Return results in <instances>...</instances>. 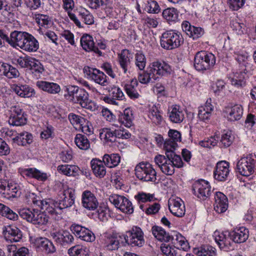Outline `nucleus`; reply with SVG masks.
<instances>
[{
    "label": "nucleus",
    "instance_id": "nucleus-63",
    "mask_svg": "<svg viewBox=\"0 0 256 256\" xmlns=\"http://www.w3.org/2000/svg\"><path fill=\"white\" fill-rule=\"evenodd\" d=\"M178 144L176 142L167 139L164 144V148L166 150V154L167 156L168 154L174 152Z\"/></svg>",
    "mask_w": 256,
    "mask_h": 256
},
{
    "label": "nucleus",
    "instance_id": "nucleus-3",
    "mask_svg": "<svg viewBox=\"0 0 256 256\" xmlns=\"http://www.w3.org/2000/svg\"><path fill=\"white\" fill-rule=\"evenodd\" d=\"M216 64V57L212 53L206 51L198 52L194 56V66L198 71L210 69Z\"/></svg>",
    "mask_w": 256,
    "mask_h": 256
},
{
    "label": "nucleus",
    "instance_id": "nucleus-4",
    "mask_svg": "<svg viewBox=\"0 0 256 256\" xmlns=\"http://www.w3.org/2000/svg\"><path fill=\"white\" fill-rule=\"evenodd\" d=\"M184 42L182 36L173 30L164 32L160 37L161 46L168 50H171L179 47Z\"/></svg>",
    "mask_w": 256,
    "mask_h": 256
},
{
    "label": "nucleus",
    "instance_id": "nucleus-50",
    "mask_svg": "<svg viewBox=\"0 0 256 256\" xmlns=\"http://www.w3.org/2000/svg\"><path fill=\"white\" fill-rule=\"evenodd\" d=\"M148 116L152 122L156 124H160L162 119L160 112L156 106H152L150 109Z\"/></svg>",
    "mask_w": 256,
    "mask_h": 256
},
{
    "label": "nucleus",
    "instance_id": "nucleus-34",
    "mask_svg": "<svg viewBox=\"0 0 256 256\" xmlns=\"http://www.w3.org/2000/svg\"><path fill=\"white\" fill-rule=\"evenodd\" d=\"M0 73L8 78H16L20 76V72L16 68L4 62H0Z\"/></svg>",
    "mask_w": 256,
    "mask_h": 256
},
{
    "label": "nucleus",
    "instance_id": "nucleus-15",
    "mask_svg": "<svg viewBox=\"0 0 256 256\" xmlns=\"http://www.w3.org/2000/svg\"><path fill=\"white\" fill-rule=\"evenodd\" d=\"M84 72L96 83L102 86H107L108 84L106 76L100 70L87 66L84 68Z\"/></svg>",
    "mask_w": 256,
    "mask_h": 256
},
{
    "label": "nucleus",
    "instance_id": "nucleus-22",
    "mask_svg": "<svg viewBox=\"0 0 256 256\" xmlns=\"http://www.w3.org/2000/svg\"><path fill=\"white\" fill-rule=\"evenodd\" d=\"M224 112L228 120L235 121L240 120L243 114V108L240 104L228 106L225 107Z\"/></svg>",
    "mask_w": 256,
    "mask_h": 256
},
{
    "label": "nucleus",
    "instance_id": "nucleus-43",
    "mask_svg": "<svg viewBox=\"0 0 256 256\" xmlns=\"http://www.w3.org/2000/svg\"><path fill=\"white\" fill-rule=\"evenodd\" d=\"M32 134L28 132H23L18 134L13 140L16 141L18 145L25 146L32 142Z\"/></svg>",
    "mask_w": 256,
    "mask_h": 256
},
{
    "label": "nucleus",
    "instance_id": "nucleus-7",
    "mask_svg": "<svg viewBox=\"0 0 256 256\" xmlns=\"http://www.w3.org/2000/svg\"><path fill=\"white\" fill-rule=\"evenodd\" d=\"M102 139H104L106 142H114L117 138H128L130 134L124 129H116L113 127L104 128L100 130V134Z\"/></svg>",
    "mask_w": 256,
    "mask_h": 256
},
{
    "label": "nucleus",
    "instance_id": "nucleus-38",
    "mask_svg": "<svg viewBox=\"0 0 256 256\" xmlns=\"http://www.w3.org/2000/svg\"><path fill=\"white\" fill-rule=\"evenodd\" d=\"M58 171L68 176H76L78 174L80 168L74 165L62 164L57 168Z\"/></svg>",
    "mask_w": 256,
    "mask_h": 256
},
{
    "label": "nucleus",
    "instance_id": "nucleus-56",
    "mask_svg": "<svg viewBox=\"0 0 256 256\" xmlns=\"http://www.w3.org/2000/svg\"><path fill=\"white\" fill-rule=\"evenodd\" d=\"M134 198L138 203L151 202L154 199V194L144 192H138L134 196Z\"/></svg>",
    "mask_w": 256,
    "mask_h": 256
},
{
    "label": "nucleus",
    "instance_id": "nucleus-10",
    "mask_svg": "<svg viewBox=\"0 0 256 256\" xmlns=\"http://www.w3.org/2000/svg\"><path fill=\"white\" fill-rule=\"evenodd\" d=\"M126 242L132 246H142L144 243V233L138 227L136 226L126 232V236H124Z\"/></svg>",
    "mask_w": 256,
    "mask_h": 256
},
{
    "label": "nucleus",
    "instance_id": "nucleus-13",
    "mask_svg": "<svg viewBox=\"0 0 256 256\" xmlns=\"http://www.w3.org/2000/svg\"><path fill=\"white\" fill-rule=\"evenodd\" d=\"M211 188L208 182L204 180H198L192 185L194 194L201 200H206L211 194Z\"/></svg>",
    "mask_w": 256,
    "mask_h": 256
},
{
    "label": "nucleus",
    "instance_id": "nucleus-28",
    "mask_svg": "<svg viewBox=\"0 0 256 256\" xmlns=\"http://www.w3.org/2000/svg\"><path fill=\"white\" fill-rule=\"evenodd\" d=\"M230 236L236 243H242L246 240L249 236L248 229L240 227L229 233Z\"/></svg>",
    "mask_w": 256,
    "mask_h": 256
},
{
    "label": "nucleus",
    "instance_id": "nucleus-8",
    "mask_svg": "<svg viewBox=\"0 0 256 256\" xmlns=\"http://www.w3.org/2000/svg\"><path fill=\"white\" fill-rule=\"evenodd\" d=\"M110 202L123 212L131 214L134 212L132 202L124 196L114 194L110 196Z\"/></svg>",
    "mask_w": 256,
    "mask_h": 256
},
{
    "label": "nucleus",
    "instance_id": "nucleus-6",
    "mask_svg": "<svg viewBox=\"0 0 256 256\" xmlns=\"http://www.w3.org/2000/svg\"><path fill=\"white\" fill-rule=\"evenodd\" d=\"M135 171L136 176L141 180L155 182L156 180V172L148 162L140 163L136 166Z\"/></svg>",
    "mask_w": 256,
    "mask_h": 256
},
{
    "label": "nucleus",
    "instance_id": "nucleus-1",
    "mask_svg": "<svg viewBox=\"0 0 256 256\" xmlns=\"http://www.w3.org/2000/svg\"><path fill=\"white\" fill-rule=\"evenodd\" d=\"M64 96L66 100L88 110L92 111L96 108V104L89 99L88 94L84 88L77 86L69 85L66 86Z\"/></svg>",
    "mask_w": 256,
    "mask_h": 256
},
{
    "label": "nucleus",
    "instance_id": "nucleus-25",
    "mask_svg": "<svg viewBox=\"0 0 256 256\" xmlns=\"http://www.w3.org/2000/svg\"><path fill=\"white\" fill-rule=\"evenodd\" d=\"M80 45L86 52H94L101 56L102 52L98 50L94 43L93 38L89 34L83 35L80 38Z\"/></svg>",
    "mask_w": 256,
    "mask_h": 256
},
{
    "label": "nucleus",
    "instance_id": "nucleus-45",
    "mask_svg": "<svg viewBox=\"0 0 256 256\" xmlns=\"http://www.w3.org/2000/svg\"><path fill=\"white\" fill-rule=\"evenodd\" d=\"M21 192L16 184H8L4 197L7 198H17L20 196Z\"/></svg>",
    "mask_w": 256,
    "mask_h": 256
},
{
    "label": "nucleus",
    "instance_id": "nucleus-32",
    "mask_svg": "<svg viewBox=\"0 0 256 256\" xmlns=\"http://www.w3.org/2000/svg\"><path fill=\"white\" fill-rule=\"evenodd\" d=\"M120 239V236L106 234L102 238V242L108 250H113L118 248Z\"/></svg>",
    "mask_w": 256,
    "mask_h": 256
},
{
    "label": "nucleus",
    "instance_id": "nucleus-27",
    "mask_svg": "<svg viewBox=\"0 0 256 256\" xmlns=\"http://www.w3.org/2000/svg\"><path fill=\"white\" fill-rule=\"evenodd\" d=\"M168 116L170 120L176 124L181 123L184 119L183 110L178 105H174L168 109Z\"/></svg>",
    "mask_w": 256,
    "mask_h": 256
},
{
    "label": "nucleus",
    "instance_id": "nucleus-5",
    "mask_svg": "<svg viewBox=\"0 0 256 256\" xmlns=\"http://www.w3.org/2000/svg\"><path fill=\"white\" fill-rule=\"evenodd\" d=\"M19 214L22 218L34 224H46L48 220V217L44 212L36 209L23 208Z\"/></svg>",
    "mask_w": 256,
    "mask_h": 256
},
{
    "label": "nucleus",
    "instance_id": "nucleus-44",
    "mask_svg": "<svg viewBox=\"0 0 256 256\" xmlns=\"http://www.w3.org/2000/svg\"><path fill=\"white\" fill-rule=\"evenodd\" d=\"M138 81L143 84L153 83L158 80V77L154 76L150 70L149 71H144L140 72L138 75Z\"/></svg>",
    "mask_w": 256,
    "mask_h": 256
},
{
    "label": "nucleus",
    "instance_id": "nucleus-58",
    "mask_svg": "<svg viewBox=\"0 0 256 256\" xmlns=\"http://www.w3.org/2000/svg\"><path fill=\"white\" fill-rule=\"evenodd\" d=\"M234 137L232 132L227 131L222 135L220 143L224 147H228L232 144Z\"/></svg>",
    "mask_w": 256,
    "mask_h": 256
},
{
    "label": "nucleus",
    "instance_id": "nucleus-57",
    "mask_svg": "<svg viewBox=\"0 0 256 256\" xmlns=\"http://www.w3.org/2000/svg\"><path fill=\"white\" fill-rule=\"evenodd\" d=\"M245 74L240 72L236 73L231 80L232 84L237 86H242L245 84Z\"/></svg>",
    "mask_w": 256,
    "mask_h": 256
},
{
    "label": "nucleus",
    "instance_id": "nucleus-49",
    "mask_svg": "<svg viewBox=\"0 0 256 256\" xmlns=\"http://www.w3.org/2000/svg\"><path fill=\"white\" fill-rule=\"evenodd\" d=\"M30 70L36 76H40L44 71V68L40 61L32 58L30 63Z\"/></svg>",
    "mask_w": 256,
    "mask_h": 256
},
{
    "label": "nucleus",
    "instance_id": "nucleus-26",
    "mask_svg": "<svg viewBox=\"0 0 256 256\" xmlns=\"http://www.w3.org/2000/svg\"><path fill=\"white\" fill-rule=\"evenodd\" d=\"M214 210L219 214L224 212L228 207V200L226 196L221 192H216L214 196Z\"/></svg>",
    "mask_w": 256,
    "mask_h": 256
},
{
    "label": "nucleus",
    "instance_id": "nucleus-30",
    "mask_svg": "<svg viewBox=\"0 0 256 256\" xmlns=\"http://www.w3.org/2000/svg\"><path fill=\"white\" fill-rule=\"evenodd\" d=\"M4 232L6 240L10 242H19L22 238L21 232L16 226H8Z\"/></svg>",
    "mask_w": 256,
    "mask_h": 256
},
{
    "label": "nucleus",
    "instance_id": "nucleus-64",
    "mask_svg": "<svg viewBox=\"0 0 256 256\" xmlns=\"http://www.w3.org/2000/svg\"><path fill=\"white\" fill-rule=\"evenodd\" d=\"M160 249L163 254L166 256H177L176 250L168 244H162Z\"/></svg>",
    "mask_w": 256,
    "mask_h": 256
},
{
    "label": "nucleus",
    "instance_id": "nucleus-18",
    "mask_svg": "<svg viewBox=\"0 0 256 256\" xmlns=\"http://www.w3.org/2000/svg\"><path fill=\"white\" fill-rule=\"evenodd\" d=\"M71 230L76 236L84 241L92 242L95 240L96 237L94 233L85 227L78 224H73L71 226Z\"/></svg>",
    "mask_w": 256,
    "mask_h": 256
},
{
    "label": "nucleus",
    "instance_id": "nucleus-17",
    "mask_svg": "<svg viewBox=\"0 0 256 256\" xmlns=\"http://www.w3.org/2000/svg\"><path fill=\"white\" fill-rule=\"evenodd\" d=\"M149 68L154 76L158 77L166 76L170 74L172 69L170 66L164 62L154 61L149 66Z\"/></svg>",
    "mask_w": 256,
    "mask_h": 256
},
{
    "label": "nucleus",
    "instance_id": "nucleus-20",
    "mask_svg": "<svg viewBox=\"0 0 256 256\" xmlns=\"http://www.w3.org/2000/svg\"><path fill=\"white\" fill-rule=\"evenodd\" d=\"M168 208L172 214L176 216L182 217L185 214L184 204L182 199L179 198H170Z\"/></svg>",
    "mask_w": 256,
    "mask_h": 256
},
{
    "label": "nucleus",
    "instance_id": "nucleus-55",
    "mask_svg": "<svg viewBox=\"0 0 256 256\" xmlns=\"http://www.w3.org/2000/svg\"><path fill=\"white\" fill-rule=\"evenodd\" d=\"M108 0H88V4L92 9H97L100 8L101 9L107 8V1Z\"/></svg>",
    "mask_w": 256,
    "mask_h": 256
},
{
    "label": "nucleus",
    "instance_id": "nucleus-36",
    "mask_svg": "<svg viewBox=\"0 0 256 256\" xmlns=\"http://www.w3.org/2000/svg\"><path fill=\"white\" fill-rule=\"evenodd\" d=\"M36 246L46 253H54L56 249L53 244L46 238H38L36 240Z\"/></svg>",
    "mask_w": 256,
    "mask_h": 256
},
{
    "label": "nucleus",
    "instance_id": "nucleus-41",
    "mask_svg": "<svg viewBox=\"0 0 256 256\" xmlns=\"http://www.w3.org/2000/svg\"><path fill=\"white\" fill-rule=\"evenodd\" d=\"M22 174L26 176L33 178L41 181H44L48 178L46 173L42 172L36 168L24 169L22 170Z\"/></svg>",
    "mask_w": 256,
    "mask_h": 256
},
{
    "label": "nucleus",
    "instance_id": "nucleus-62",
    "mask_svg": "<svg viewBox=\"0 0 256 256\" xmlns=\"http://www.w3.org/2000/svg\"><path fill=\"white\" fill-rule=\"evenodd\" d=\"M140 208L145 211L147 214H154L158 212L160 209V204L158 203H154L152 204L149 205V206L144 209V206L143 204H140Z\"/></svg>",
    "mask_w": 256,
    "mask_h": 256
},
{
    "label": "nucleus",
    "instance_id": "nucleus-39",
    "mask_svg": "<svg viewBox=\"0 0 256 256\" xmlns=\"http://www.w3.org/2000/svg\"><path fill=\"white\" fill-rule=\"evenodd\" d=\"M133 118L132 110L130 108H126L123 113L119 115L118 122L126 127L130 128L132 124Z\"/></svg>",
    "mask_w": 256,
    "mask_h": 256
},
{
    "label": "nucleus",
    "instance_id": "nucleus-37",
    "mask_svg": "<svg viewBox=\"0 0 256 256\" xmlns=\"http://www.w3.org/2000/svg\"><path fill=\"white\" fill-rule=\"evenodd\" d=\"M138 82L136 79L131 80L130 83L126 84L124 86V90L131 99L139 98L140 94L138 90Z\"/></svg>",
    "mask_w": 256,
    "mask_h": 256
},
{
    "label": "nucleus",
    "instance_id": "nucleus-11",
    "mask_svg": "<svg viewBox=\"0 0 256 256\" xmlns=\"http://www.w3.org/2000/svg\"><path fill=\"white\" fill-rule=\"evenodd\" d=\"M256 160L250 155L242 158L237 162L238 172L243 176H248L254 172Z\"/></svg>",
    "mask_w": 256,
    "mask_h": 256
},
{
    "label": "nucleus",
    "instance_id": "nucleus-35",
    "mask_svg": "<svg viewBox=\"0 0 256 256\" xmlns=\"http://www.w3.org/2000/svg\"><path fill=\"white\" fill-rule=\"evenodd\" d=\"M12 88L16 94L22 98H30L34 94V89L26 84H13Z\"/></svg>",
    "mask_w": 256,
    "mask_h": 256
},
{
    "label": "nucleus",
    "instance_id": "nucleus-31",
    "mask_svg": "<svg viewBox=\"0 0 256 256\" xmlns=\"http://www.w3.org/2000/svg\"><path fill=\"white\" fill-rule=\"evenodd\" d=\"M36 86L40 90L50 94H56L60 91V86L54 82L38 80L36 82Z\"/></svg>",
    "mask_w": 256,
    "mask_h": 256
},
{
    "label": "nucleus",
    "instance_id": "nucleus-12",
    "mask_svg": "<svg viewBox=\"0 0 256 256\" xmlns=\"http://www.w3.org/2000/svg\"><path fill=\"white\" fill-rule=\"evenodd\" d=\"M10 114L8 118V124L14 126H20L26 123V118L24 112L19 106L10 108Z\"/></svg>",
    "mask_w": 256,
    "mask_h": 256
},
{
    "label": "nucleus",
    "instance_id": "nucleus-51",
    "mask_svg": "<svg viewBox=\"0 0 256 256\" xmlns=\"http://www.w3.org/2000/svg\"><path fill=\"white\" fill-rule=\"evenodd\" d=\"M134 62L136 66L140 70H142L146 67V58L142 52H136L134 55Z\"/></svg>",
    "mask_w": 256,
    "mask_h": 256
},
{
    "label": "nucleus",
    "instance_id": "nucleus-2",
    "mask_svg": "<svg viewBox=\"0 0 256 256\" xmlns=\"http://www.w3.org/2000/svg\"><path fill=\"white\" fill-rule=\"evenodd\" d=\"M12 47H19L24 50L35 52L39 48V43L36 38L28 32L14 30L12 32Z\"/></svg>",
    "mask_w": 256,
    "mask_h": 256
},
{
    "label": "nucleus",
    "instance_id": "nucleus-52",
    "mask_svg": "<svg viewBox=\"0 0 256 256\" xmlns=\"http://www.w3.org/2000/svg\"><path fill=\"white\" fill-rule=\"evenodd\" d=\"M178 16L177 10L173 8L165 9L162 12L164 18L170 22L176 21L178 18Z\"/></svg>",
    "mask_w": 256,
    "mask_h": 256
},
{
    "label": "nucleus",
    "instance_id": "nucleus-60",
    "mask_svg": "<svg viewBox=\"0 0 256 256\" xmlns=\"http://www.w3.org/2000/svg\"><path fill=\"white\" fill-rule=\"evenodd\" d=\"M68 119L73 126L76 127L78 126V128H80L81 126L83 124V121L84 120L83 118L73 113L69 114Z\"/></svg>",
    "mask_w": 256,
    "mask_h": 256
},
{
    "label": "nucleus",
    "instance_id": "nucleus-48",
    "mask_svg": "<svg viewBox=\"0 0 256 256\" xmlns=\"http://www.w3.org/2000/svg\"><path fill=\"white\" fill-rule=\"evenodd\" d=\"M0 214L11 220H16L18 214L6 206L0 203Z\"/></svg>",
    "mask_w": 256,
    "mask_h": 256
},
{
    "label": "nucleus",
    "instance_id": "nucleus-46",
    "mask_svg": "<svg viewBox=\"0 0 256 256\" xmlns=\"http://www.w3.org/2000/svg\"><path fill=\"white\" fill-rule=\"evenodd\" d=\"M198 256H216V248L212 246H204L194 250Z\"/></svg>",
    "mask_w": 256,
    "mask_h": 256
},
{
    "label": "nucleus",
    "instance_id": "nucleus-40",
    "mask_svg": "<svg viewBox=\"0 0 256 256\" xmlns=\"http://www.w3.org/2000/svg\"><path fill=\"white\" fill-rule=\"evenodd\" d=\"M102 160L106 166L112 168L120 164V157L116 154H105Z\"/></svg>",
    "mask_w": 256,
    "mask_h": 256
},
{
    "label": "nucleus",
    "instance_id": "nucleus-21",
    "mask_svg": "<svg viewBox=\"0 0 256 256\" xmlns=\"http://www.w3.org/2000/svg\"><path fill=\"white\" fill-rule=\"evenodd\" d=\"M229 163L226 161H220L217 163L214 172V178L220 182L226 180L230 174Z\"/></svg>",
    "mask_w": 256,
    "mask_h": 256
},
{
    "label": "nucleus",
    "instance_id": "nucleus-24",
    "mask_svg": "<svg viewBox=\"0 0 256 256\" xmlns=\"http://www.w3.org/2000/svg\"><path fill=\"white\" fill-rule=\"evenodd\" d=\"M118 62L120 68L124 74L130 72L131 67V62L132 58L130 52L128 50H123L118 54Z\"/></svg>",
    "mask_w": 256,
    "mask_h": 256
},
{
    "label": "nucleus",
    "instance_id": "nucleus-23",
    "mask_svg": "<svg viewBox=\"0 0 256 256\" xmlns=\"http://www.w3.org/2000/svg\"><path fill=\"white\" fill-rule=\"evenodd\" d=\"M50 235L54 241L62 246L71 244L74 240L72 235L67 230L52 232Z\"/></svg>",
    "mask_w": 256,
    "mask_h": 256
},
{
    "label": "nucleus",
    "instance_id": "nucleus-61",
    "mask_svg": "<svg viewBox=\"0 0 256 256\" xmlns=\"http://www.w3.org/2000/svg\"><path fill=\"white\" fill-rule=\"evenodd\" d=\"M79 18L86 24H92L94 22L92 16L86 10L80 12Z\"/></svg>",
    "mask_w": 256,
    "mask_h": 256
},
{
    "label": "nucleus",
    "instance_id": "nucleus-54",
    "mask_svg": "<svg viewBox=\"0 0 256 256\" xmlns=\"http://www.w3.org/2000/svg\"><path fill=\"white\" fill-rule=\"evenodd\" d=\"M167 157L170 158L173 168H174V167L180 168L183 166V162L179 155H177L174 152H171L167 154Z\"/></svg>",
    "mask_w": 256,
    "mask_h": 256
},
{
    "label": "nucleus",
    "instance_id": "nucleus-59",
    "mask_svg": "<svg viewBox=\"0 0 256 256\" xmlns=\"http://www.w3.org/2000/svg\"><path fill=\"white\" fill-rule=\"evenodd\" d=\"M35 20L40 26L44 28L47 27L50 22L48 16L42 14H35Z\"/></svg>",
    "mask_w": 256,
    "mask_h": 256
},
{
    "label": "nucleus",
    "instance_id": "nucleus-53",
    "mask_svg": "<svg viewBox=\"0 0 256 256\" xmlns=\"http://www.w3.org/2000/svg\"><path fill=\"white\" fill-rule=\"evenodd\" d=\"M68 254L70 256H86L87 252L86 248L77 245L69 248Z\"/></svg>",
    "mask_w": 256,
    "mask_h": 256
},
{
    "label": "nucleus",
    "instance_id": "nucleus-9",
    "mask_svg": "<svg viewBox=\"0 0 256 256\" xmlns=\"http://www.w3.org/2000/svg\"><path fill=\"white\" fill-rule=\"evenodd\" d=\"M74 190L72 188H67L60 191L56 202L57 206L62 210L71 206L74 204Z\"/></svg>",
    "mask_w": 256,
    "mask_h": 256
},
{
    "label": "nucleus",
    "instance_id": "nucleus-19",
    "mask_svg": "<svg viewBox=\"0 0 256 256\" xmlns=\"http://www.w3.org/2000/svg\"><path fill=\"white\" fill-rule=\"evenodd\" d=\"M82 206L88 210H94L98 206V202L90 190L84 191L82 195Z\"/></svg>",
    "mask_w": 256,
    "mask_h": 256
},
{
    "label": "nucleus",
    "instance_id": "nucleus-29",
    "mask_svg": "<svg viewBox=\"0 0 256 256\" xmlns=\"http://www.w3.org/2000/svg\"><path fill=\"white\" fill-rule=\"evenodd\" d=\"M90 165L92 172L96 177L102 178L104 176L106 170L102 160L93 158L90 162Z\"/></svg>",
    "mask_w": 256,
    "mask_h": 256
},
{
    "label": "nucleus",
    "instance_id": "nucleus-42",
    "mask_svg": "<svg viewBox=\"0 0 256 256\" xmlns=\"http://www.w3.org/2000/svg\"><path fill=\"white\" fill-rule=\"evenodd\" d=\"M152 232L154 236L160 242H168L170 241L169 234L167 233L164 228L160 226H152Z\"/></svg>",
    "mask_w": 256,
    "mask_h": 256
},
{
    "label": "nucleus",
    "instance_id": "nucleus-16",
    "mask_svg": "<svg viewBox=\"0 0 256 256\" xmlns=\"http://www.w3.org/2000/svg\"><path fill=\"white\" fill-rule=\"evenodd\" d=\"M154 160L163 173L170 176L174 173V168H173L171 164L170 158L158 154L155 156Z\"/></svg>",
    "mask_w": 256,
    "mask_h": 256
},
{
    "label": "nucleus",
    "instance_id": "nucleus-33",
    "mask_svg": "<svg viewBox=\"0 0 256 256\" xmlns=\"http://www.w3.org/2000/svg\"><path fill=\"white\" fill-rule=\"evenodd\" d=\"M170 241H172L174 245L184 250H188L190 248L185 238L176 232H174L170 235Z\"/></svg>",
    "mask_w": 256,
    "mask_h": 256
},
{
    "label": "nucleus",
    "instance_id": "nucleus-14",
    "mask_svg": "<svg viewBox=\"0 0 256 256\" xmlns=\"http://www.w3.org/2000/svg\"><path fill=\"white\" fill-rule=\"evenodd\" d=\"M33 203L52 216L54 214L57 216L62 214V210L59 206H57L56 202H54L52 200H33Z\"/></svg>",
    "mask_w": 256,
    "mask_h": 256
},
{
    "label": "nucleus",
    "instance_id": "nucleus-47",
    "mask_svg": "<svg viewBox=\"0 0 256 256\" xmlns=\"http://www.w3.org/2000/svg\"><path fill=\"white\" fill-rule=\"evenodd\" d=\"M74 142L77 146L83 150H86L90 148V144L87 137L82 134H77L74 138Z\"/></svg>",
    "mask_w": 256,
    "mask_h": 256
}]
</instances>
